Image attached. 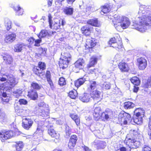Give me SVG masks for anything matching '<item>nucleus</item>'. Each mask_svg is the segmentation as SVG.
Returning a JSON list of instances; mask_svg holds the SVG:
<instances>
[{
  "label": "nucleus",
  "mask_w": 151,
  "mask_h": 151,
  "mask_svg": "<svg viewBox=\"0 0 151 151\" xmlns=\"http://www.w3.org/2000/svg\"><path fill=\"white\" fill-rule=\"evenodd\" d=\"M7 75H6L7 76ZM6 76H4V77H0V81H6L7 80V78L6 77ZM7 82L5 83V84H1L0 85V89L1 90H3L4 89L6 88V87L7 88L8 87V89H10L11 88V87L9 86H6V85L7 84Z\"/></svg>",
  "instance_id": "nucleus-24"
},
{
  "label": "nucleus",
  "mask_w": 151,
  "mask_h": 151,
  "mask_svg": "<svg viewBox=\"0 0 151 151\" xmlns=\"http://www.w3.org/2000/svg\"><path fill=\"white\" fill-rule=\"evenodd\" d=\"M0 119L3 122H5L7 120V117L5 114L4 113H1L0 115Z\"/></svg>",
  "instance_id": "nucleus-50"
},
{
  "label": "nucleus",
  "mask_w": 151,
  "mask_h": 151,
  "mask_svg": "<svg viewBox=\"0 0 151 151\" xmlns=\"http://www.w3.org/2000/svg\"><path fill=\"white\" fill-rule=\"evenodd\" d=\"M142 83L143 86L145 88H148L151 86V81L150 80L149 81L148 79L147 80H143Z\"/></svg>",
  "instance_id": "nucleus-42"
},
{
  "label": "nucleus",
  "mask_w": 151,
  "mask_h": 151,
  "mask_svg": "<svg viewBox=\"0 0 151 151\" xmlns=\"http://www.w3.org/2000/svg\"><path fill=\"white\" fill-rule=\"evenodd\" d=\"M89 80V77L86 75H85L83 78H79L75 81V86L78 88L83 85L86 81H88Z\"/></svg>",
  "instance_id": "nucleus-16"
},
{
  "label": "nucleus",
  "mask_w": 151,
  "mask_h": 151,
  "mask_svg": "<svg viewBox=\"0 0 151 151\" xmlns=\"http://www.w3.org/2000/svg\"><path fill=\"white\" fill-rule=\"evenodd\" d=\"M62 1H58L57 0L55 2V4L57 7H60L62 5Z\"/></svg>",
  "instance_id": "nucleus-59"
},
{
  "label": "nucleus",
  "mask_w": 151,
  "mask_h": 151,
  "mask_svg": "<svg viewBox=\"0 0 151 151\" xmlns=\"http://www.w3.org/2000/svg\"><path fill=\"white\" fill-rule=\"evenodd\" d=\"M41 40L40 39H39L35 40L34 43V45L36 46H39L40 45V43L41 42Z\"/></svg>",
  "instance_id": "nucleus-54"
},
{
  "label": "nucleus",
  "mask_w": 151,
  "mask_h": 151,
  "mask_svg": "<svg viewBox=\"0 0 151 151\" xmlns=\"http://www.w3.org/2000/svg\"><path fill=\"white\" fill-rule=\"evenodd\" d=\"M116 67V65H114L113 64H110L109 66L108 70L109 71H113Z\"/></svg>",
  "instance_id": "nucleus-57"
},
{
  "label": "nucleus",
  "mask_w": 151,
  "mask_h": 151,
  "mask_svg": "<svg viewBox=\"0 0 151 151\" xmlns=\"http://www.w3.org/2000/svg\"><path fill=\"white\" fill-rule=\"evenodd\" d=\"M28 42L30 45H34L35 39L32 37H31L28 40Z\"/></svg>",
  "instance_id": "nucleus-53"
},
{
  "label": "nucleus",
  "mask_w": 151,
  "mask_h": 151,
  "mask_svg": "<svg viewBox=\"0 0 151 151\" xmlns=\"http://www.w3.org/2000/svg\"><path fill=\"white\" fill-rule=\"evenodd\" d=\"M6 77L7 78V83L9 84V86L11 87V88L12 87H14L18 83V80L14 78L12 75H8Z\"/></svg>",
  "instance_id": "nucleus-14"
},
{
  "label": "nucleus",
  "mask_w": 151,
  "mask_h": 151,
  "mask_svg": "<svg viewBox=\"0 0 151 151\" xmlns=\"http://www.w3.org/2000/svg\"><path fill=\"white\" fill-rule=\"evenodd\" d=\"M131 120L130 115L124 112H121L119 115V120L121 124L126 125Z\"/></svg>",
  "instance_id": "nucleus-5"
},
{
  "label": "nucleus",
  "mask_w": 151,
  "mask_h": 151,
  "mask_svg": "<svg viewBox=\"0 0 151 151\" xmlns=\"http://www.w3.org/2000/svg\"><path fill=\"white\" fill-rule=\"evenodd\" d=\"M48 17L50 27L51 29L57 30L60 28V24L59 20L55 19L53 21L52 20V17L50 15H48Z\"/></svg>",
  "instance_id": "nucleus-7"
},
{
  "label": "nucleus",
  "mask_w": 151,
  "mask_h": 151,
  "mask_svg": "<svg viewBox=\"0 0 151 151\" xmlns=\"http://www.w3.org/2000/svg\"><path fill=\"white\" fill-rule=\"evenodd\" d=\"M93 144L96 146L98 149H103L106 146V143L103 141L97 140H95L93 143Z\"/></svg>",
  "instance_id": "nucleus-23"
},
{
  "label": "nucleus",
  "mask_w": 151,
  "mask_h": 151,
  "mask_svg": "<svg viewBox=\"0 0 151 151\" xmlns=\"http://www.w3.org/2000/svg\"><path fill=\"white\" fill-rule=\"evenodd\" d=\"M11 22L8 19L6 18L5 20V25L6 29L9 30L11 28Z\"/></svg>",
  "instance_id": "nucleus-41"
},
{
  "label": "nucleus",
  "mask_w": 151,
  "mask_h": 151,
  "mask_svg": "<svg viewBox=\"0 0 151 151\" xmlns=\"http://www.w3.org/2000/svg\"><path fill=\"white\" fill-rule=\"evenodd\" d=\"M39 66L40 69L42 70L45 69V65L44 63L40 62L39 63Z\"/></svg>",
  "instance_id": "nucleus-52"
},
{
  "label": "nucleus",
  "mask_w": 151,
  "mask_h": 151,
  "mask_svg": "<svg viewBox=\"0 0 151 151\" xmlns=\"http://www.w3.org/2000/svg\"><path fill=\"white\" fill-rule=\"evenodd\" d=\"M14 133L12 131H9L6 132H0V137L1 141L10 138L14 135Z\"/></svg>",
  "instance_id": "nucleus-11"
},
{
  "label": "nucleus",
  "mask_w": 151,
  "mask_h": 151,
  "mask_svg": "<svg viewBox=\"0 0 151 151\" xmlns=\"http://www.w3.org/2000/svg\"><path fill=\"white\" fill-rule=\"evenodd\" d=\"M23 146L22 142H20L18 143L16 146L17 151H20L21 150Z\"/></svg>",
  "instance_id": "nucleus-49"
},
{
  "label": "nucleus",
  "mask_w": 151,
  "mask_h": 151,
  "mask_svg": "<svg viewBox=\"0 0 151 151\" xmlns=\"http://www.w3.org/2000/svg\"><path fill=\"white\" fill-rule=\"evenodd\" d=\"M110 9L109 7L106 6H104L101 9V12L104 13V14L110 12Z\"/></svg>",
  "instance_id": "nucleus-46"
},
{
  "label": "nucleus",
  "mask_w": 151,
  "mask_h": 151,
  "mask_svg": "<svg viewBox=\"0 0 151 151\" xmlns=\"http://www.w3.org/2000/svg\"><path fill=\"white\" fill-rule=\"evenodd\" d=\"M22 89H18L13 92V95L16 98H18L21 96L23 91Z\"/></svg>",
  "instance_id": "nucleus-43"
},
{
  "label": "nucleus",
  "mask_w": 151,
  "mask_h": 151,
  "mask_svg": "<svg viewBox=\"0 0 151 151\" xmlns=\"http://www.w3.org/2000/svg\"><path fill=\"white\" fill-rule=\"evenodd\" d=\"M70 116L75 121L77 126H78L80 124V119L78 115L73 114H70Z\"/></svg>",
  "instance_id": "nucleus-33"
},
{
  "label": "nucleus",
  "mask_w": 151,
  "mask_h": 151,
  "mask_svg": "<svg viewBox=\"0 0 151 151\" xmlns=\"http://www.w3.org/2000/svg\"><path fill=\"white\" fill-rule=\"evenodd\" d=\"M91 28H90L89 26L86 25L83 27L81 28V31L82 33L86 36L89 35L90 34Z\"/></svg>",
  "instance_id": "nucleus-25"
},
{
  "label": "nucleus",
  "mask_w": 151,
  "mask_h": 151,
  "mask_svg": "<svg viewBox=\"0 0 151 151\" xmlns=\"http://www.w3.org/2000/svg\"><path fill=\"white\" fill-rule=\"evenodd\" d=\"M49 36V34L47 30H42L39 33L38 36L40 38L42 37H47Z\"/></svg>",
  "instance_id": "nucleus-39"
},
{
  "label": "nucleus",
  "mask_w": 151,
  "mask_h": 151,
  "mask_svg": "<svg viewBox=\"0 0 151 151\" xmlns=\"http://www.w3.org/2000/svg\"><path fill=\"white\" fill-rule=\"evenodd\" d=\"M124 142L131 149L136 148L138 147L140 145V142L139 141L133 138H129L127 137L126 138Z\"/></svg>",
  "instance_id": "nucleus-6"
},
{
  "label": "nucleus",
  "mask_w": 151,
  "mask_h": 151,
  "mask_svg": "<svg viewBox=\"0 0 151 151\" xmlns=\"http://www.w3.org/2000/svg\"><path fill=\"white\" fill-rule=\"evenodd\" d=\"M77 139V137L76 135L71 136L68 143V146L70 148L72 149L75 146Z\"/></svg>",
  "instance_id": "nucleus-19"
},
{
  "label": "nucleus",
  "mask_w": 151,
  "mask_h": 151,
  "mask_svg": "<svg viewBox=\"0 0 151 151\" xmlns=\"http://www.w3.org/2000/svg\"><path fill=\"white\" fill-rule=\"evenodd\" d=\"M139 12V14H142V15L139 18L136 29L140 32H144L151 26V16L149 15V14L146 12L145 10L141 9Z\"/></svg>",
  "instance_id": "nucleus-1"
},
{
  "label": "nucleus",
  "mask_w": 151,
  "mask_h": 151,
  "mask_svg": "<svg viewBox=\"0 0 151 151\" xmlns=\"http://www.w3.org/2000/svg\"><path fill=\"white\" fill-rule=\"evenodd\" d=\"M70 132H65V137L66 138H68L70 135Z\"/></svg>",
  "instance_id": "nucleus-64"
},
{
  "label": "nucleus",
  "mask_w": 151,
  "mask_h": 151,
  "mask_svg": "<svg viewBox=\"0 0 151 151\" xmlns=\"http://www.w3.org/2000/svg\"><path fill=\"white\" fill-rule=\"evenodd\" d=\"M113 116L112 111L110 109H106L105 112L102 113L101 116V119L105 121V120L110 119H111Z\"/></svg>",
  "instance_id": "nucleus-12"
},
{
  "label": "nucleus",
  "mask_w": 151,
  "mask_h": 151,
  "mask_svg": "<svg viewBox=\"0 0 151 151\" xmlns=\"http://www.w3.org/2000/svg\"><path fill=\"white\" fill-rule=\"evenodd\" d=\"M118 66L122 71L127 72L129 69L127 64L124 62H120L119 63Z\"/></svg>",
  "instance_id": "nucleus-26"
},
{
  "label": "nucleus",
  "mask_w": 151,
  "mask_h": 151,
  "mask_svg": "<svg viewBox=\"0 0 151 151\" xmlns=\"http://www.w3.org/2000/svg\"><path fill=\"white\" fill-rule=\"evenodd\" d=\"M33 123V121L31 119L25 118L22 119V126L26 129H29L32 127Z\"/></svg>",
  "instance_id": "nucleus-15"
},
{
  "label": "nucleus",
  "mask_w": 151,
  "mask_h": 151,
  "mask_svg": "<svg viewBox=\"0 0 151 151\" xmlns=\"http://www.w3.org/2000/svg\"><path fill=\"white\" fill-rule=\"evenodd\" d=\"M28 96L32 99L36 100L38 97V95L36 90H32L28 92Z\"/></svg>",
  "instance_id": "nucleus-27"
},
{
  "label": "nucleus",
  "mask_w": 151,
  "mask_h": 151,
  "mask_svg": "<svg viewBox=\"0 0 151 151\" xmlns=\"http://www.w3.org/2000/svg\"><path fill=\"white\" fill-rule=\"evenodd\" d=\"M134 106V104L131 102H125L124 103V107L125 109H131L133 108Z\"/></svg>",
  "instance_id": "nucleus-36"
},
{
  "label": "nucleus",
  "mask_w": 151,
  "mask_h": 151,
  "mask_svg": "<svg viewBox=\"0 0 151 151\" xmlns=\"http://www.w3.org/2000/svg\"><path fill=\"white\" fill-rule=\"evenodd\" d=\"M76 68L79 69H82L85 65V61L81 58H79L74 63Z\"/></svg>",
  "instance_id": "nucleus-17"
},
{
  "label": "nucleus",
  "mask_w": 151,
  "mask_h": 151,
  "mask_svg": "<svg viewBox=\"0 0 151 151\" xmlns=\"http://www.w3.org/2000/svg\"><path fill=\"white\" fill-rule=\"evenodd\" d=\"M100 85L103 89L105 90L109 89L111 88V84L109 82H104L103 83V82H101Z\"/></svg>",
  "instance_id": "nucleus-35"
},
{
  "label": "nucleus",
  "mask_w": 151,
  "mask_h": 151,
  "mask_svg": "<svg viewBox=\"0 0 151 151\" xmlns=\"http://www.w3.org/2000/svg\"><path fill=\"white\" fill-rule=\"evenodd\" d=\"M90 88L91 90V92L93 91L96 87V83L95 81H90L89 82Z\"/></svg>",
  "instance_id": "nucleus-44"
},
{
  "label": "nucleus",
  "mask_w": 151,
  "mask_h": 151,
  "mask_svg": "<svg viewBox=\"0 0 151 151\" xmlns=\"http://www.w3.org/2000/svg\"><path fill=\"white\" fill-rule=\"evenodd\" d=\"M142 151H151V148L148 146L144 145L142 148Z\"/></svg>",
  "instance_id": "nucleus-56"
},
{
  "label": "nucleus",
  "mask_w": 151,
  "mask_h": 151,
  "mask_svg": "<svg viewBox=\"0 0 151 151\" xmlns=\"http://www.w3.org/2000/svg\"><path fill=\"white\" fill-rule=\"evenodd\" d=\"M3 59L4 60L6 61L8 64H10L12 62V57L8 54L4 55L3 56Z\"/></svg>",
  "instance_id": "nucleus-37"
},
{
  "label": "nucleus",
  "mask_w": 151,
  "mask_h": 151,
  "mask_svg": "<svg viewBox=\"0 0 151 151\" xmlns=\"http://www.w3.org/2000/svg\"><path fill=\"white\" fill-rule=\"evenodd\" d=\"M134 113L137 115H139L141 116H144V111L141 108H138L135 109Z\"/></svg>",
  "instance_id": "nucleus-38"
},
{
  "label": "nucleus",
  "mask_w": 151,
  "mask_h": 151,
  "mask_svg": "<svg viewBox=\"0 0 151 151\" xmlns=\"http://www.w3.org/2000/svg\"><path fill=\"white\" fill-rule=\"evenodd\" d=\"M93 9V8L91 6H89L87 7L86 8V12H89L90 11H93L92 10Z\"/></svg>",
  "instance_id": "nucleus-60"
},
{
  "label": "nucleus",
  "mask_w": 151,
  "mask_h": 151,
  "mask_svg": "<svg viewBox=\"0 0 151 151\" xmlns=\"http://www.w3.org/2000/svg\"><path fill=\"white\" fill-rule=\"evenodd\" d=\"M97 58L96 56L92 57L90 58L89 63L87 65V67L90 68L93 66L97 63Z\"/></svg>",
  "instance_id": "nucleus-31"
},
{
  "label": "nucleus",
  "mask_w": 151,
  "mask_h": 151,
  "mask_svg": "<svg viewBox=\"0 0 151 151\" xmlns=\"http://www.w3.org/2000/svg\"><path fill=\"white\" fill-rule=\"evenodd\" d=\"M130 81L133 84L137 86H138L140 84V81L137 77H133L131 79Z\"/></svg>",
  "instance_id": "nucleus-40"
},
{
  "label": "nucleus",
  "mask_w": 151,
  "mask_h": 151,
  "mask_svg": "<svg viewBox=\"0 0 151 151\" xmlns=\"http://www.w3.org/2000/svg\"><path fill=\"white\" fill-rule=\"evenodd\" d=\"M117 40L115 37L111 38L109 42V44L110 46L114 48L117 50L119 51L122 48L123 45L122 42H120L119 44L116 42Z\"/></svg>",
  "instance_id": "nucleus-9"
},
{
  "label": "nucleus",
  "mask_w": 151,
  "mask_h": 151,
  "mask_svg": "<svg viewBox=\"0 0 151 151\" xmlns=\"http://www.w3.org/2000/svg\"><path fill=\"white\" fill-rule=\"evenodd\" d=\"M16 36V35L14 33L9 34L6 36L4 40L7 43H11L15 40Z\"/></svg>",
  "instance_id": "nucleus-20"
},
{
  "label": "nucleus",
  "mask_w": 151,
  "mask_h": 151,
  "mask_svg": "<svg viewBox=\"0 0 151 151\" xmlns=\"http://www.w3.org/2000/svg\"><path fill=\"white\" fill-rule=\"evenodd\" d=\"M117 151H126V149L124 147H122L118 149Z\"/></svg>",
  "instance_id": "nucleus-62"
},
{
  "label": "nucleus",
  "mask_w": 151,
  "mask_h": 151,
  "mask_svg": "<svg viewBox=\"0 0 151 151\" xmlns=\"http://www.w3.org/2000/svg\"><path fill=\"white\" fill-rule=\"evenodd\" d=\"M37 124V127L35 133V134H42L43 133L42 127L45 126L48 129V133L52 137L55 138L56 139L59 138V134L54 129L52 124L49 123L48 119H47L45 121H39Z\"/></svg>",
  "instance_id": "nucleus-2"
},
{
  "label": "nucleus",
  "mask_w": 151,
  "mask_h": 151,
  "mask_svg": "<svg viewBox=\"0 0 151 151\" xmlns=\"http://www.w3.org/2000/svg\"><path fill=\"white\" fill-rule=\"evenodd\" d=\"M86 48H92L96 45V42L94 39H88L86 40Z\"/></svg>",
  "instance_id": "nucleus-21"
},
{
  "label": "nucleus",
  "mask_w": 151,
  "mask_h": 151,
  "mask_svg": "<svg viewBox=\"0 0 151 151\" xmlns=\"http://www.w3.org/2000/svg\"><path fill=\"white\" fill-rule=\"evenodd\" d=\"M47 81L51 87L52 86L53 84L50 78H47Z\"/></svg>",
  "instance_id": "nucleus-61"
},
{
  "label": "nucleus",
  "mask_w": 151,
  "mask_h": 151,
  "mask_svg": "<svg viewBox=\"0 0 151 151\" xmlns=\"http://www.w3.org/2000/svg\"><path fill=\"white\" fill-rule=\"evenodd\" d=\"M137 61L138 67L140 70H144L146 68L147 65V61L145 58H139Z\"/></svg>",
  "instance_id": "nucleus-13"
},
{
  "label": "nucleus",
  "mask_w": 151,
  "mask_h": 151,
  "mask_svg": "<svg viewBox=\"0 0 151 151\" xmlns=\"http://www.w3.org/2000/svg\"><path fill=\"white\" fill-rule=\"evenodd\" d=\"M38 106L40 108V110L39 111V115L45 118H48L49 116V110L48 108V105L42 102L39 103Z\"/></svg>",
  "instance_id": "nucleus-4"
},
{
  "label": "nucleus",
  "mask_w": 151,
  "mask_h": 151,
  "mask_svg": "<svg viewBox=\"0 0 151 151\" xmlns=\"http://www.w3.org/2000/svg\"><path fill=\"white\" fill-rule=\"evenodd\" d=\"M50 73L49 71H47L46 73V77L47 79L48 78H50Z\"/></svg>",
  "instance_id": "nucleus-63"
},
{
  "label": "nucleus",
  "mask_w": 151,
  "mask_h": 151,
  "mask_svg": "<svg viewBox=\"0 0 151 151\" xmlns=\"http://www.w3.org/2000/svg\"><path fill=\"white\" fill-rule=\"evenodd\" d=\"M130 132L131 134H132L135 136L139 134L138 129L137 128H136L135 129L130 130Z\"/></svg>",
  "instance_id": "nucleus-51"
},
{
  "label": "nucleus",
  "mask_w": 151,
  "mask_h": 151,
  "mask_svg": "<svg viewBox=\"0 0 151 151\" xmlns=\"http://www.w3.org/2000/svg\"><path fill=\"white\" fill-rule=\"evenodd\" d=\"M69 95L71 99H75L77 96V92L76 90L70 91L69 93Z\"/></svg>",
  "instance_id": "nucleus-45"
},
{
  "label": "nucleus",
  "mask_w": 151,
  "mask_h": 151,
  "mask_svg": "<svg viewBox=\"0 0 151 151\" xmlns=\"http://www.w3.org/2000/svg\"><path fill=\"white\" fill-rule=\"evenodd\" d=\"M90 95L91 98L97 102L100 101L102 99V96L101 92L95 90L91 92Z\"/></svg>",
  "instance_id": "nucleus-10"
},
{
  "label": "nucleus",
  "mask_w": 151,
  "mask_h": 151,
  "mask_svg": "<svg viewBox=\"0 0 151 151\" xmlns=\"http://www.w3.org/2000/svg\"><path fill=\"white\" fill-rule=\"evenodd\" d=\"M14 10L15 11L16 15H22L24 13V10L19 5L16 6L14 7Z\"/></svg>",
  "instance_id": "nucleus-30"
},
{
  "label": "nucleus",
  "mask_w": 151,
  "mask_h": 151,
  "mask_svg": "<svg viewBox=\"0 0 151 151\" xmlns=\"http://www.w3.org/2000/svg\"><path fill=\"white\" fill-rule=\"evenodd\" d=\"M31 86L33 88L37 90L40 89L41 87V85H39L37 83L34 82H33L31 84Z\"/></svg>",
  "instance_id": "nucleus-47"
},
{
  "label": "nucleus",
  "mask_w": 151,
  "mask_h": 151,
  "mask_svg": "<svg viewBox=\"0 0 151 151\" xmlns=\"http://www.w3.org/2000/svg\"><path fill=\"white\" fill-rule=\"evenodd\" d=\"M24 46L25 45L23 44L16 45L14 46V51L17 52H20L24 48Z\"/></svg>",
  "instance_id": "nucleus-34"
},
{
  "label": "nucleus",
  "mask_w": 151,
  "mask_h": 151,
  "mask_svg": "<svg viewBox=\"0 0 151 151\" xmlns=\"http://www.w3.org/2000/svg\"><path fill=\"white\" fill-rule=\"evenodd\" d=\"M19 102L20 105H26L27 103V101L26 100L23 99H19Z\"/></svg>",
  "instance_id": "nucleus-55"
},
{
  "label": "nucleus",
  "mask_w": 151,
  "mask_h": 151,
  "mask_svg": "<svg viewBox=\"0 0 151 151\" xmlns=\"http://www.w3.org/2000/svg\"><path fill=\"white\" fill-rule=\"evenodd\" d=\"M87 23L92 26L95 27H98L99 25L97 19L94 18L88 20Z\"/></svg>",
  "instance_id": "nucleus-32"
},
{
  "label": "nucleus",
  "mask_w": 151,
  "mask_h": 151,
  "mask_svg": "<svg viewBox=\"0 0 151 151\" xmlns=\"http://www.w3.org/2000/svg\"><path fill=\"white\" fill-rule=\"evenodd\" d=\"M143 117L139 115H137L135 114L133 116V121L134 123L137 124H141L142 123Z\"/></svg>",
  "instance_id": "nucleus-28"
},
{
  "label": "nucleus",
  "mask_w": 151,
  "mask_h": 151,
  "mask_svg": "<svg viewBox=\"0 0 151 151\" xmlns=\"http://www.w3.org/2000/svg\"><path fill=\"white\" fill-rule=\"evenodd\" d=\"M24 110L21 109H19L18 110H17V111L16 112L18 115H22L23 114V113L24 112Z\"/></svg>",
  "instance_id": "nucleus-58"
},
{
  "label": "nucleus",
  "mask_w": 151,
  "mask_h": 151,
  "mask_svg": "<svg viewBox=\"0 0 151 151\" xmlns=\"http://www.w3.org/2000/svg\"><path fill=\"white\" fill-rule=\"evenodd\" d=\"M112 24L116 29L118 31H120L121 28L125 29L127 28L130 24V21L127 17L125 16L115 15L112 20Z\"/></svg>",
  "instance_id": "nucleus-3"
},
{
  "label": "nucleus",
  "mask_w": 151,
  "mask_h": 151,
  "mask_svg": "<svg viewBox=\"0 0 151 151\" xmlns=\"http://www.w3.org/2000/svg\"><path fill=\"white\" fill-rule=\"evenodd\" d=\"M91 98L90 94L85 93L79 96V99L83 102H89Z\"/></svg>",
  "instance_id": "nucleus-22"
},
{
  "label": "nucleus",
  "mask_w": 151,
  "mask_h": 151,
  "mask_svg": "<svg viewBox=\"0 0 151 151\" xmlns=\"http://www.w3.org/2000/svg\"><path fill=\"white\" fill-rule=\"evenodd\" d=\"M70 60V57L63 56L61 58L59 61V65L60 68L63 69L66 68Z\"/></svg>",
  "instance_id": "nucleus-8"
},
{
  "label": "nucleus",
  "mask_w": 151,
  "mask_h": 151,
  "mask_svg": "<svg viewBox=\"0 0 151 151\" xmlns=\"http://www.w3.org/2000/svg\"><path fill=\"white\" fill-rule=\"evenodd\" d=\"M64 13L68 16L72 15L73 13V9L70 6L65 7L63 10Z\"/></svg>",
  "instance_id": "nucleus-29"
},
{
  "label": "nucleus",
  "mask_w": 151,
  "mask_h": 151,
  "mask_svg": "<svg viewBox=\"0 0 151 151\" xmlns=\"http://www.w3.org/2000/svg\"><path fill=\"white\" fill-rule=\"evenodd\" d=\"M102 113L100 107L98 106L95 107L93 113V116L95 119L98 120L101 117L100 114Z\"/></svg>",
  "instance_id": "nucleus-18"
},
{
  "label": "nucleus",
  "mask_w": 151,
  "mask_h": 151,
  "mask_svg": "<svg viewBox=\"0 0 151 151\" xmlns=\"http://www.w3.org/2000/svg\"><path fill=\"white\" fill-rule=\"evenodd\" d=\"M58 83L61 86L65 85L66 82L65 79L63 77H60L58 81Z\"/></svg>",
  "instance_id": "nucleus-48"
}]
</instances>
